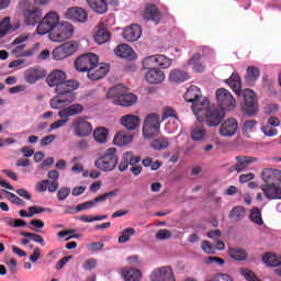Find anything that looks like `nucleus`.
<instances>
[{"label":"nucleus","mask_w":281,"mask_h":281,"mask_svg":"<svg viewBox=\"0 0 281 281\" xmlns=\"http://www.w3.org/2000/svg\"><path fill=\"white\" fill-rule=\"evenodd\" d=\"M226 83L233 89L236 95H243L244 98V115H256L258 113V101L256 100V92L251 89L241 90L243 83L238 74L233 72L226 80Z\"/></svg>","instance_id":"nucleus-1"},{"label":"nucleus","mask_w":281,"mask_h":281,"mask_svg":"<svg viewBox=\"0 0 281 281\" xmlns=\"http://www.w3.org/2000/svg\"><path fill=\"white\" fill-rule=\"evenodd\" d=\"M30 41V35L22 34L13 40V42L8 46V49L11 50V56L14 58H32L34 54L41 49V44L36 43L33 47L25 50V43Z\"/></svg>","instance_id":"nucleus-2"},{"label":"nucleus","mask_w":281,"mask_h":281,"mask_svg":"<svg viewBox=\"0 0 281 281\" xmlns=\"http://www.w3.org/2000/svg\"><path fill=\"white\" fill-rule=\"evenodd\" d=\"M106 98L112 100V104H116V106H133L137 102V95L126 93V87L122 85L110 88Z\"/></svg>","instance_id":"nucleus-3"},{"label":"nucleus","mask_w":281,"mask_h":281,"mask_svg":"<svg viewBox=\"0 0 281 281\" xmlns=\"http://www.w3.org/2000/svg\"><path fill=\"white\" fill-rule=\"evenodd\" d=\"M19 10L22 12L25 25L29 27H34L41 23V19H43V11L35 7L30 0H22L19 3Z\"/></svg>","instance_id":"nucleus-4"},{"label":"nucleus","mask_w":281,"mask_h":281,"mask_svg":"<svg viewBox=\"0 0 281 281\" xmlns=\"http://www.w3.org/2000/svg\"><path fill=\"white\" fill-rule=\"evenodd\" d=\"M120 157H117V149L115 147H110L105 150L104 155L99 157L94 166L102 172H113L117 168V162Z\"/></svg>","instance_id":"nucleus-5"},{"label":"nucleus","mask_w":281,"mask_h":281,"mask_svg":"<svg viewBox=\"0 0 281 281\" xmlns=\"http://www.w3.org/2000/svg\"><path fill=\"white\" fill-rule=\"evenodd\" d=\"M60 23V15L57 12H48L37 24L36 32L40 36H45L56 30V26Z\"/></svg>","instance_id":"nucleus-6"},{"label":"nucleus","mask_w":281,"mask_h":281,"mask_svg":"<svg viewBox=\"0 0 281 281\" xmlns=\"http://www.w3.org/2000/svg\"><path fill=\"white\" fill-rule=\"evenodd\" d=\"M74 36V25L69 22H59L54 31L48 35L52 43H63Z\"/></svg>","instance_id":"nucleus-7"},{"label":"nucleus","mask_w":281,"mask_h":281,"mask_svg":"<svg viewBox=\"0 0 281 281\" xmlns=\"http://www.w3.org/2000/svg\"><path fill=\"white\" fill-rule=\"evenodd\" d=\"M161 124V119L159 114H149L146 116L143 124V137L145 139H153V137H157L159 135V128Z\"/></svg>","instance_id":"nucleus-8"},{"label":"nucleus","mask_w":281,"mask_h":281,"mask_svg":"<svg viewBox=\"0 0 281 281\" xmlns=\"http://www.w3.org/2000/svg\"><path fill=\"white\" fill-rule=\"evenodd\" d=\"M48 87H55V91H61L65 87H70L76 80H67V74L63 70H53L46 78Z\"/></svg>","instance_id":"nucleus-9"},{"label":"nucleus","mask_w":281,"mask_h":281,"mask_svg":"<svg viewBox=\"0 0 281 281\" xmlns=\"http://www.w3.org/2000/svg\"><path fill=\"white\" fill-rule=\"evenodd\" d=\"M215 98L218 109H223V111H234L237 106L236 99H234L232 92L225 88H218L215 92Z\"/></svg>","instance_id":"nucleus-10"},{"label":"nucleus","mask_w":281,"mask_h":281,"mask_svg":"<svg viewBox=\"0 0 281 281\" xmlns=\"http://www.w3.org/2000/svg\"><path fill=\"white\" fill-rule=\"evenodd\" d=\"M172 65V59L166 55L156 54L143 59V69L155 67L157 69H168Z\"/></svg>","instance_id":"nucleus-11"},{"label":"nucleus","mask_w":281,"mask_h":281,"mask_svg":"<svg viewBox=\"0 0 281 281\" xmlns=\"http://www.w3.org/2000/svg\"><path fill=\"white\" fill-rule=\"evenodd\" d=\"M71 131L75 137H89L93 133V125L87 119L79 116L74 119Z\"/></svg>","instance_id":"nucleus-12"},{"label":"nucleus","mask_w":281,"mask_h":281,"mask_svg":"<svg viewBox=\"0 0 281 281\" xmlns=\"http://www.w3.org/2000/svg\"><path fill=\"white\" fill-rule=\"evenodd\" d=\"M98 65V55L94 53H88L79 56L75 61V67L77 71L89 74Z\"/></svg>","instance_id":"nucleus-13"},{"label":"nucleus","mask_w":281,"mask_h":281,"mask_svg":"<svg viewBox=\"0 0 281 281\" xmlns=\"http://www.w3.org/2000/svg\"><path fill=\"white\" fill-rule=\"evenodd\" d=\"M207 126H218L225 120V110L221 108H211L203 116Z\"/></svg>","instance_id":"nucleus-14"},{"label":"nucleus","mask_w":281,"mask_h":281,"mask_svg":"<svg viewBox=\"0 0 281 281\" xmlns=\"http://www.w3.org/2000/svg\"><path fill=\"white\" fill-rule=\"evenodd\" d=\"M191 109L198 120V122H203V116L212 109L210 106V101L206 98L201 97L194 103H192Z\"/></svg>","instance_id":"nucleus-15"},{"label":"nucleus","mask_w":281,"mask_h":281,"mask_svg":"<svg viewBox=\"0 0 281 281\" xmlns=\"http://www.w3.org/2000/svg\"><path fill=\"white\" fill-rule=\"evenodd\" d=\"M80 87V83L77 82H72L70 85V87H64L61 88V90H55L56 93H58L57 95L61 98L63 103L66 106H69V104H71V102H74V100H76V94L74 93V91H76V89H78Z\"/></svg>","instance_id":"nucleus-16"},{"label":"nucleus","mask_w":281,"mask_h":281,"mask_svg":"<svg viewBox=\"0 0 281 281\" xmlns=\"http://www.w3.org/2000/svg\"><path fill=\"white\" fill-rule=\"evenodd\" d=\"M151 281H177L175 272L170 266L161 267L153 271L150 274Z\"/></svg>","instance_id":"nucleus-17"},{"label":"nucleus","mask_w":281,"mask_h":281,"mask_svg":"<svg viewBox=\"0 0 281 281\" xmlns=\"http://www.w3.org/2000/svg\"><path fill=\"white\" fill-rule=\"evenodd\" d=\"M144 69H147L145 80L148 82V85H161L166 81V74L161 69L155 67Z\"/></svg>","instance_id":"nucleus-18"},{"label":"nucleus","mask_w":281,"mask_h":281,"mask_svg":"<svg viewBox=\"0 0 281 281\" xmlns=\"http://www.w3.org/2000/svg\"><path fill=\"white\" fill-rule=\"evenodd\" d=\"M237 161L236 165H233L228 168V172H245L251 166V164H255V161H258L256 157H247V156H237L235 158Z\"/></svg>","instance_id":"nucleus-19"},{"label":"nucleus","mask_w":281,"mask_h":281,"mask_svg":"<svg viewBox=\"0 0 281 281\" xmlns=\"http://www.w3.org/2000/svg\"><path fill=\"white\" fill-rule=\"evenodd\" d=\"M65 19H68L69 21H76L77 23H87L89 15L87 14V11L82 8L72 7L69 8L65 14Z\"/></svg>","instance_id":"nucleus-20"},{"label":"nucleus","mask_w":281,"mask_h":281,"mask_svg":"<svg viewBox=\"0 0 281 281\" xmlns=\"http://www.w3.org/2000/svg\"><path fill=\"white\" fill-rule=\"evenodd\" d=\"M111 196H117V191H109L94 198L93 200L78 204V210L79 212H82V210H91V207H95L98 203H103V201H106V199H111Z\"/></svg>","instance_id":"nucleus-21"},{"label":"nucleus","mask_w":281,"mask_h":281,"mask_svg":"<svg viewBox=\"0 0 281 281\" xmlns=\"http://www.w3.org/2000/svg\"><path fill=\"white\" fill-rule=\"evenodd\" d=\"M236 131H238V121H236V119H228L222 123L220 135H222V137H234Z\"/></svg>","instance_id":"nucleus-22"},{"label":"nucleus","mask_w":281,"mask_h":281,"mask_svg":"<svg viewBox=\"0 0 281 281\" xmlns=\"http://www.w3.org/2000/svg\"><path fill=\"white\" fill-rule=\"evenodd\" d=\"M122 36L128 43H135V41H139V38H142V26L132 24L123 31Z\"/></svg>","instance_id":"nucleus-23"},{"label":"nucleus","mask_w":281,"mask_h":281,"mask_svg":"<svg viewBox=\"0 0 281 281\" xmlns=\"http://www.w3.org/2000/svg\"><path fill=\"white\" fill-rule=\"evenodd\" d=\"M266 199H268L269 201H276V200H280L281 201V187L277 186L276 183H268L265 184L261 188Z\"/></svg>","instance_id":"nucleus-24"},{"label":"nucleus","mask_w":281,"mask_h":281,"mask_svg":"<svg viewBox=\"0 0 281 281\" xmlns=\"http://www.w3.org/2000/svg\"><path fill=\"white\" fill-rule=\"evenodd\" d=\"M110 67L106 64H95L88 72L90 80H102L106 74H109Z\"/></svg>","instance_id":"nucleus-25"},{"label":"nucleus","mask_w":281,"mask_h":281,"mask_svg":"<svg viewBox=\"0 0 281 281\" xmlns=\"http://www.w3.org/2000/svg\"><path fill=\"white\" fill-rule=\"evenodd\" d=\"M43 78H45V72L36 67L29 68L24 72V80L29 85H36V82L43 80Z\"/></svg>","instance_id":"nucleus-26"},{"label":"nucleus","mask_w":281,"mask_h":281,"mask_svg":"<svg viewBox=\"0 0 281 281\" xmlns=\"http://www.w3.org/2000/svg\"><path fill=\"white\" fill-rule=\"evenodd\" d=\"M143 18L145 21H151L155 25H159V22L161 21V13L155 4H149L145 9Z\"/></svg>","instance_id":"nucleus-27"},{"label":"nucleus","mask_w":281,"mask_h":281,"mask_svg":"<svg viewBox=\"0 0 281 281\" xmlns=\"http://www.w3.org/2000/svg\"><path fill=\"white\" fill-rule=\"evenodd\" d=\"M85 111V108L80 103H76L72 105H69L68 108L61 109L58 112V117L66 119L67 117H74L75 115H80Z\"/></svg>","instance_id":"nucleus-28"},{"label":"nucleus","mask_w":281,"mask_h":281,"mask_svg":"<svg viewBox=\"0 0 281 281\" xmlns=\"http://www.w3.org/2000/svg\"><path fill=\"white\" fill-rule=\"evenodd\" d=\"M121 124L126 128L127 131H135L138 128L140 121L139 116L135 114H126L121 117Z\"/></svg>","instance_id":"nucleus-29"},{"label":"nucleus","mask_w":281,"mask_h":281,"mask_svg":"<svg viewBox=\"0 0 281 281\" xmlns=\"http://www.w3.org/2000/svg\"><path fill=\"white\" fill-rule=\"evenodd\" d=\"M114 54L119 58H127L128 60H133V58H135V52H133V48L127 44H119L114 48Z\"/></svg>","instance_id":"nucleus-30"},{"label":"nucleus","mask_w":281,"mask_h":281,"mask_svg":"<svg viewBox=\"0 0 281 281\" xmlns=\"http://www.w3.org/2000/svg\"><path fill=\"white\" fill-rule=\"evenodd\" d=\"M170 82H176V85H181L190 80V75L186 70L173 69L169 74Z\"/></svg>","instance_id":"nucleus-31"},{"label":"nucleus","mask_w":281,"mask_h":281,"mask_svg":"<svg viewBox=\"0 0 281 281\" xmlns=\"http://www.w3.org/2000/svg\"><path fill=\"white\" fill-rule=\"evenodd\" d=\"M190 135L193 142H201L202 139H205L206 132L203 125H201V121L191 126Z\"/></svg>","instance_id":"nucleus-32"},{"label":"nucleus","mask_w":281,"mask_h":281,"mask_svg":"<svg viewBox=\"0 0 281 281\" xmlns=\"http://www.w3.org/2000/svg\"><path fill=\"white\" fill-rule=\"evenodd\" d=\"M260 78V69L256 66H249L246 69V76H245V81L249 87H254L256 85V81Z\"/></svg>","instance_id":"nucleus-33"},{"label":"nucleus","mask_w":281,"mask_h":281,"mask_svg":"<svg viewBox=\"0 0 281 281\" xmlns=\"http://www.w3.org/2000/svg\"><path fill=\"white\" fill-rule=\"evenodd\" d=\"M201 98V88L196 86L189 87L187 92L184 93L186 102H190L191 104L195 103Z\"/></svg>","instance_id":"nucleus-34"},{"label":"nucleus","mask_w":281,"mask_h":281,"mask_svg":"<svg viewBox=\"0 0 281 281\" xmlns=\"http://www.w3.org/2000/svg\"><path fill=\"white\" fill-rule=\"evenodd\" d=\"M87 3L97 14H105L106 10H109L106 0H87Z\"/></svg>","instance_id":"nucleus-35"},{"label":"nucleus","mask_w":281,"mask_h":281,"mask_svg":"<svg viewBox=\"0 0 281 281\" xmlns=\"http://www.w3.org/2000/svg\"><path fill=\"white\" fill-rule=\"evenodd\" d=\"M228 256L233 258V260H236L237 262H244V260H247V258H249L247 250L240 247L229 248Z\"/></svg>","instance_id":"nucleus-36"},{"label":"nucleus","mask_w":281,"mask_h":281,"mask_svg":"<svg viewBox=\"0 0 281 281\" xmlns=\"http://www.w3.org/2000/svg\"><path fill=\"white\" fill-rule=\"evenodd\" d=\"M122 278L125 281H140L142 280V271L133 268H125L122 270Z\"/></svg>","instance_id":"nucleus-37"},{"label":"nucleus","mask_w":281,"mask_h":281,"mask_svg":"<svg viewBox=\"0 0 281 281\" xmlns=\"http://www.w3.org/2000/svg\"><path fill=\"white\" fill-rule=\"evenodd\" d=\"M49 181L48 192L54 193L58 190L60 183H58V179H60V172L58 170H50L47 173Z\"/></svg>","instance_id":"nucleus-38"},{"label":"nucleus","mask_w":281,"mask_h":281,"mask_svg":"<svg viewBox=\"0 0 281 281\" xmlns=\"http://www.w3.org/2000/svg\"><path fill=\"white\" fill-rule=\"evenodd\" d=\"M201 58H203V55H201V53H196L189 60V65H192V69L195 74H202V71H205V65L199 61Z\"/></svg>","instance_id":"nucleus-39"},{"label":"nucleus","mask_w":281,"mask_h":281,"mask_svg":"<svg viewBox=\"0 0 281 281\" xmlns=\"http://www.w3.org/2000/svg\"><path fill=\"white\" fill-rule=\"evenodd\" d=\"M94 41L98 45H104L111 41V33L106 29H99L94 34Z\"/></svg>","instance_id":"nucleus-40"},{"label":"nucleus","mask_w":281,"mask_h":281,"mask_svg":"<svg viewBox=\"0 0 281 281\" xmlns=\"http://www.w3.org/2000/svg\"><path fill=\"white\" fill-rule=\"evenodd\" d=\"M113 142L115 146H126V144H131V142H133V136L125 134L124 132H119L114 136Z\"/></svg>","instance_id":"nucleus-41"},{"label":"nucleus","mask_w":281,"mask_h":281,"mask_svg":"<svg viewBox=\"0 0 281 281\" xmlns=\"http://www.w3.org/2000/svg\"><path fill=\"white\" fill-rule=\"evenodd\" d=\"M93 137L98 144H106V139H109V131L104 127H99L94 130Z\"/></svg>","instance_id":"nucleus-42"},{"label":"nucleus","mask_w":281,"mask_h":281,"mask_svg":"<svg viewBox=\"0 0 281 281\" xmlns=\"http://www.w3.org/2000/svg\"><path fill=\"white\" fill-rule=\"evenodd\" d=\"M228 216H229L231 221H234L235 223H238V221H243V218H245V207H243V206H235L229 212Z\"/></svg>","instance_id":"nucleus-43"},{"label":"nucleus","mask_w":281,"mask_h":281,"mask_svg":"<svg viewBox=\"0 0 281 281\" xmlns=\"http://www.w3.org/2000/svg\"><path fill=\"white\" fill-rule=\"evenodd\" d=\"M150 146L151 148H154V150H166V148L170 146V142H168V138L166 137H159L157 139H154Z\"/></svg>","instance_id":"nucleus-44"},{"label":"nucleus","mask_w":281,"mask_h":281,"mask_svg":"<svg viewBox=\"0 0 281 281\" xmlns=\"http://www.w3.org/2000/svg\"><path fill=\"white\" fill-rule=\"evenodd\" d=\"M263 262L267 267H280L281 265L280 258L271 252L265 255Z\"/></svg>","instance_id":"nucleus-45"},{"label":"nucleus","mask_w":281,"mask_h":281,"mask_svg":"<svg viewBox=\"0 0 281 281\" xmlns=\"http://www.w3.org/2000/svg\"><path fill=\"white\" fill-rule=\"evenodd\" d=\"M20 236H23L24 238H30L33 243H37V245H42L43 247H45V239L43 238V236L36 233L20 232Z\"/></svg>","instance_id":"nucleus-46"},{"label":"nucleus","mask_w":281,"mask_h":281,"mask_svg":"<svg viewBox=\"0 0 281 281\" xmlns=\"http://www.w3.org/2000/svg\"><path fill=\"white\" fill-rule=\"evenodd\" d=\"M258 126V121L256 120H248L244 122L241 131L244 135H249L250 133H256V128Z\"/></svg>","instance_id":"nucleus-47"},{"label":"nucleus","mask_w":281,"mask_h":281,"mask_svg":"<svg viewBox=\"0 0 281 281\" xmlns=\"http://www.w3.org/2000/svg\"><path fill=\"white\" fill-rule=\"evenodd\" d=\"M61 49H64V53L66 54L67 58L69 56H74L76 52H78V44L76 42H67L60 45Z\"/></svg>","instance_id":"nucleus-48"},{"label":"nucleus","mask_w":281,"mask_h":281,"mask_svg":"<svg viewBox=\"0 0 281 281\" xmlns=\"http://www.w3.org/2000/svg\"><path fill=\"white\" fill-rule=\"evenodd\" d=\"M10 30H12V25H10V16H5L0 22V40L5 38V36L9 34Z\"/></svg>","instance_id":"nucleus-49"},{"label":"nucleus","mask_w":281,"mask_h":281,"mask_svg":"<svg viewBox=\"0 0 281 281\" xmlns=\"http://www.w3.org/2000/svg\"><path fill=\"white\" fill-rule=\"evenodd\" d=\"M131 236H135V228L130 227L125 228L121 232V236L119 237V243L124 244L131 240Z\"/></svg>","instance_id":"nucleus-50"},{"label":"nucleus","mask_w":281,"mask_h":281,"mask_svg":"<svg viewBox=\"0 0 281 281\" xmlns=\"http://www.w3.org/2000/svg\"><path fill=\"white\" fill-rule=\"evenodd\" d=\"M249 218L252 221V223H256V225H263L265 223V221H262V213H260L258 207H255L250 211Z\"/></svg>","instance_id":"nucleus-51"},{"label":"nucleus","mask_w":281,"mask_h":281,"mask_svg":"<svg viewBox=\"0 0 281 281\" xmlns=\"http://www.w3.org/2000/svg\"><path fill=\"white\" fill-rule=\"evenodd\" d=\"M261 133H263L266 137H276V135H278V128L270 125L269 123H266L261 126Z\"/></svg>","instance_id":"nucleus-52"},{"label":"nucleus","mask_w":281,"mask_h":281,"mask_svg":"<svg viewBox=\"0 0 281 281\" xmlns=\"http://www.w3.org/2000/svg\"><path fill=\"white\" fill-rule=\"evenodd\" d=\"M2 192L8 194V200L10 202H12L13 205H20L21 207H23V205H25V201L21 200V198L16 196V194H14L10 191H5V190H2Z\"/></svg>","instance_id":"nucleus-53"},{"label":"nucleus","mask_w":281,"mask_h":281,"mask_svg":"<svg viewBox=\"0 0 281 281\" xmlns=\"http://www.w3.org/2000/svg\"><path fill=\"white\" fill-rule=\"evenodd\" d=\"M172 238V233L167 228H160L156 234V240H168Z\"/></svg>","instance_id":"nucleus-54"},{"label":"nucleus","mask_w":281,"mask_h":281,"mask_svg":"<svg viewBox=\"0 0 281 281\" xmlns=\"http://www.w3.org/2000/svg\"><path fill=\"white\" fill-rule=\"evenodd\" d=\"M240 273L247 281H260L256 273L247 268H241Z\"/></svg>","instance_id":"nucleus-55"},{"label":"nucleus","mask_w":281,"mask_h":281,"mask_svg":"<svg viewBox=\"0 0 281 281\" xmlns=\"http://www.w3.org/2000/svg\"><path fill=\"white\" fill-rule=\"evenodd\" d=\"M67 55L63 48V46H58L53 50V60H65Z\"/></svg>","instance_id":"nucleus-56"},{"label":"nucleus","mask_w":281,"mask_h":281,"mask_svg":"<svg viewBox=\"0 0 281 281\" xmlns=\"http://www.w3.org/2000/svg\"><path fill=\"white\" fill-rule=\"evenodd\" d=\"M50 106L52 109H55L56 111L64 109V106H67L64 102H63V98H60L58 94L56 97H54L50 100Z\"/></svg>","instance_id":"nucleus-57"},{"label":"nucleus","mask_w":281,"mask_h":281,"mask_svg":"<svg viewBox=\"0 0 281 281\" xmlns=\"http://www.w3.org/2000/svg\"><path fill=\"white\" fill-rule=\"evenodd\" d=\"M43 227H45V222L42 220H32L29 226L32 232H38V229H43Z\"/></svg>","instance_id":"nucleus-58"},{"label":"nucleus","mask_w":281,"mask_h":281,"mask_svg":"<svg viewBox=\"0 0 281 281\" xmlns=\"http://www.w3.org/2000/svg\"><path fill=\"white\" fill-rule=\"evenodd\" d=\"M88 251H101L104 249V243L102 241H93L87 245Z\"/></svg>","instance_id":"nucleus-59"},{"label":"nucleus","mask_w":281,"mask_h":281,"mask_svg":"<svg viewBox=\"0 0 281 281\" xmlns=\"http://www.w3.org/2000/svg\"><path fill=\"white\" fill-rule=\"evenodd\" d=\"M68 122H69V119H61V120H58V121L54 122L50 125V128L48 130V133H52V131H56V130L65 126Z\"/></svg>","instance_id":"nucleus-60"},{"label":"nucleus","mask_w":281,"mask_h":281,"mask_svg":"<svg viewBox=\"0 0 281 281\" xmlns=\"http://www.w3.org/2000/svg\"><path fill=\"white\" fill-rule=\"evenodd\" d=\"M69 194H71V189L64 187L57 192V199L58 201H65Z\"/></svg>","instance_id":"nucleus-61"},{"label":"nucleus","mask_w":281,"mask_h":281,"mask_svg":"<svg viewBox=\"0 0 281 281\" xmlns=\"http://www.w3.org/2000/svg\"><path fill=\"white\" fill-rule=\"evenodd\" d=\"M168 117H177V111L171 106H167L162 112V120H168Z\"/></svg>","instance_id":"nucleus-62"},{"label":"nucleus","mask_w":281,"mask_h":281,"mask_svg":"<svg viewBox=\"0 0 281 281\" xmlns=\"http://www.w3.org/2000/svg\"><path fill=\"white\" fill-rule=\"evenodd\" d=\"M49 180H42L36 184L37 192H47L49 190Z\"/></svg>","instance_id":"nucleus-63"},{"label":"nucleus","mask_w":281,"mask_h":281,"mask_svg":"<svg viewBox=\"0 0 281 281\" xmlns=\"http://www.w3.org/2000/svg\"><path fill=\"white\" fill-rule=\"evenodd\" d=\"M54 139H56V136L54 134H50L48 136H44L41 140H40V145L41 146H49V144H52L54 142Z\"/></svg>","instance_id":"nucleus-64"}]
</instances>
